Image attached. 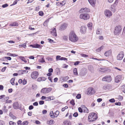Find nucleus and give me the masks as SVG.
Segmentation results:
<instances>
[{
    "instance_id": "nucleus-1",
    "label": "nucleus",
    "mask_w": 125,
    "mask_h": 125,
    "mask_svg": "<svg viewBox=\"0 0 125 125\" xmlns=\"http://www.w3.org/2000/svg\"><path fill=\"white\" fill-rule=\"evenodd\" d=\"M69 39L72 42H76L78 39V37L76 35L75 32L72 31H71L69 35Z\"/></svg>"
},
{
    "instance_id": "nucleus-2",
    "label": "nucleus",
    "mask_w": 125,
    "mask_h": 125,
    "mask_svg": "<svg viewBox=\"0 0 125 125\" xmlns=\"http://www.w3.org/2000/svg\"><path fill=\"white\" fill-rule=\"evenodd\" d=\"M98 118L97 115L93 112L89 114L88 116V120L89 122H93L96 120Z\"/></svg>"
},
{
    "instance_id": "nucleus-3",
    "label": "nucleus",
    "mask_w": 125,
    "mask_h": 125,
    "mask_svg": "<svg viewBox=\"0 0 125 125\" xmlns=\"http://www.w3.org/2000/svg\"><path fill=\"white\" fill-rule=\"evenodd\" d=\"M52 90V88L51 87L49 88H44L41 89V92L42 93L44 94H46L50 92Z\"/></svg>"
},
{
    "instance_id": "nucleus-4",
    "label": "nucleus",
    "mask_w": 125,
    "mask_h": 125,
    "mask_svg": "<svg viewBox=\"0 0 125 125\" xmlns=\"http://www.w3.org/2000/svg\"><path fill=\"white\" fill-rule=\"evenodd\" d=\"M90 17L89 15L87 13L82 14L80 16V19H83L84 20H87Z\"/></svg>"
},
{
    "instance_id": "nucleus-5",
    "label": "nucleus",
    "mask_w": 125,
    "mask_h": 125,
    "mask_svg": "<svg viewBox=\"0 0 125 125\" xmlns=\"http://www.w3.org/2000/svg\"><path fill=\"white\" fill-rule=\"evenodd\" d=\"M122 28L121 26H116L114 32L115 34L117 35L121 31Z\"/></svg>"
},
{
    "instance_id": "nucleus-6",
    "label": "nucleus",
    "mask_w": 125,
    "mask_h": 125,
    "mask_svg": "<svg viewBox=\"0 0 125 125\" xmlns=\"http://www.w3.org/2000/svg\"><path fill=\"white\" fill-rule=\"evenodd\" d=\"M112 78L109 75H107L103 77L102 79L103 81H106L107 82H109L112 80Z\"/></svg>"
},
{
    "instance_id": "nucleus-7",
    "label": "nucleus",
    "mask_w": 125,
    "mask_h": 125,
    "mask_svg": "<svg viewBox=\"0 0 125 125\" xmlns=\"http://www.w3.org/2000/svg\"><path fill=\"white\" fill-rule=\"evenodd\" d=\"M88 95H91L94 94L95 93V90L92 87H90L88 89L87 91Z\"/></svg>"
},
{
    "instance_id": "nucleus-8",
    "label": "nucleus",
    "mask_w": 125,
    "mask_h": 125,
    "mask_svg": "<svg viewBox=\"0 0 125 125\" xmlns=\"http://www.w3.org/2000/svg\"><path fill=\"white\" fill-rule=\"evenodd\" d=\"M124 56V54L123 51L120 52L117 57V60H121L122 59Z\"/></svg>"
},
{
    "instance_id": "nucleus-9",
    "label": "nucleus",
    "mask_w": 125,
    "mask_h": 125,
    "mask_svg": "<svg viewBox=\"0 0 125 125\" xmlns=\"http://www.w3.org/2000/svg\"><path fill=\"white\" fill-rule=\"evenodd\" d=\"M38 75V73L37 72L34 71L31 73V76L32 78L36 79Z\"/></svg>"
},
{
    "instance_id": "nucleus-10",
    "label": "nucleus",
    "mask_w": 125,
    "mask_h": 125,
    "mask_svg": "<svg viewBox=\"0 0 125 125\" xmlns=\"http://www.w3.org/2000/svg\"><path fill=\"white\" fill-rule=\"evenodd\" d=\"M105 15L107 17H110L112 15L111 11L108 10H106L104 11Z\"/></svg>"
},
{
    "instance_id": "nucleus-11",
    "label": "nucleus",
    "mask_w": 125,
    "mask_h": 125,
    "mask_svg": "<svg viewBox=\"0 0 125 125\" xmlns=\"http://www.w3.org/2000/svg\"><path fill=\"white\" fill-rule=\"evenodd\" d=\"M90 10L89 8H82L81 10L79 11L80 13H82L83 12H89Z\"/></svg>"
},
{
    "instance_id": "nucleus-12",
    "label": "nucleus",
    "mask_w": 125,
    "mask_h": 125,
    "mask_svg": "<svg viewBox=\"0 0 125 125\" xmlns=\"http://www.w3.org/2000/svg\"><path fill=\"white\" fill-rule=\"evenodd\" d=\"M86 27L84 26H82L80 29V31L82 33L84 34L86 31Z\"/></svg>"
},
{
    "instance_id": "nucleus-13",
    "label": "nucleus",
    "mask_w": 125,
    "mask_h": 125,
    "mask_svg": "<svg viewBox=\"0 0 125 125\" xmlns=\"http://www.w3.org/2000/svg\"><path fill=\"white\" fill-rule=\"evenodd\" d=\"M52 31H51V34L53 36H56L57 34L56 32V29L55 28L52 29Z\"/></svg>"
},
{
    "instance_id": "nucleus-14",
    "label": "nucleus",
    "mask_w": 125,
    "mask_h": 125,
    "mask_svg": "<svg viewBox=\"0 0 125 125\" xmlns=\"http://www.w3.org/2000/svg\"><path fill=\"white\" fill-rule=\"evenodd\" d=\"M81 107L83 108V112L84 113H88L89 111L87 108L84 105H82L81 106Z\"/></svg>"
},
{
    "instance_id": "nucleus-15",
    "label": "nucleus",
    "mask_w": 125,
    "mask_h": 125,
    "mask_svg": "<svg viewBox=\"0 0 125 125\" xmlns=\"http://www.w3.org/2000/svg\"><path fill=\"white\" fill-rule=\"evenodd\" d=\"M121 76L119 75L117 76L115 78V82L116 83H118L121 80Z\"/></svg>"
},
{
    "instance_id": "nucleus-16",
    "label": "nucleus",
    "mask_w": 125,
    "mask_h": 125,
    "mask_svg": "<svg viewBox=\"0 0 125 125\" xmlns=\"http://www.w3.org/2000/svg\"><path fill=\"white\" fill-rule=\"evenodd\" d=\"M86 70L85 69H82L80 73V74L81 76H83L86 74Z\"/></svg>"
},
{
    "instance_id": "nucleus-17",
    "label": "nucleus",
    "mask_w": 125,
    "mask_h": 125,
    "mask_svg": "<svg viewBox=\"0 0 125 125\" xmlns=\"http://www.w3.org/2000/svg\"><path fill=\"white\" fill-rule=\"evenodd\" d=\"M13 106L14 108L15 109H19V104L17 102H15L13 104Z\"/></svg>"
},
{
    "instance_id": "nucleus-18",
    "label": "nucleus",
    "mask_w": 125,
    "mask_h": 125,
    "mask_svg": "<svg viewBox=\"0 0 125 125\" xmlns=\"http://www.w3.org/2000/svg\"><path fill=\"white\" fill-rule=\"evenodd\" d=\"M67 24L64 23L61 25L60 28V30H62L65 29L67 27Z\"/></svg>"
},
{
    "instance_id": "nucleus-19",
    "label": "nucleus",
    "mask_w": 125,
    "mask_h": 125,
    "mask_svg": "<svg viewBox=\"0 0 125 125\" xmlns=\"http://www.w3.org/2000/svg\"><path fill=\"white\" fill-rule=\"evenodd\" d=\"M90 4L92 6H94L96 0H88Z\"/></svg>"
},
{
    "instance_id": "nucleus-20",
    "label": "nucleus",
    "mask_w": 125,
    "mask_h": 125,
    "mask_svg": "<svg viewBox=\"0 0 125 125\" xmlns=\"http://www.w3.org/2000/svg\"><path fill=\"white\" fill-rule=\"evenodd\" d=\"M46 79V78L44 77H41L38 78L37 79V81L39 82H40L42 81H45Z\"/></svg>"
},
{
    "instance_id": "nucleus-21",
    "label": "nucleus",
    "mask_w": 125,
    "mask_h": 125,
    "mask_svg": "<svg viewBox=\"0 0 125 125\" xmlns=\"http://www.w3.org/2000/svg\"><path fill=\"white\" fill-rule=\"evenodd\" d=\"M30 46L32 47V48H39L41 47L40 45L37 43H36L33 45H30Z\"/></svg>"
},
{
    "instance_id": "nucleus-22",
    "label": "nucleus",
    "mask_w": 125,
    "mask_h": 125,
    "mask_svg": "<svg viewBox=\"0 0 125 125\" xmlns=\"http://www.w3.org/2000/svg\"><path fill=\"white\" fill-rule=\"evenodd\" d=\"M111 52L110 50H109L106 51L104 53V55L106 56H108L111 55Z\"/></svg>"
},
{
    "instance_id": "nucleus-23",
    "label": "nucleus",
    "mask_w": 125,
    "mask_h": 125,
    "mask_svg": "<svg viewBox=\"0 0 125 125\" xmlns=\"http://www.w3.org/2000/svg\"><path fill=\"white\" fill-rule=\"evenodd\" d=\"M63 125H71V124L70 122L68 120L64 121L63 122Z\"/></svg>"
},
{
    "instance_id": "nucleus-24",
    "label": "nucleus",
    "mask_w": 125,
    "mask_h": 125,
    "mask_svg": "<svg viewBox=\"0 0 125 125\" xmlns=\"http://www.w3.org/2000/svg\"><path fill=\"white\" fill-rule=\"evenodd\" d=\"M55 99V97L53 96L48 97H46V101L53 100L54 99Z\"/></svg>"
},
{
    "instance_id": "nucleus-25",
    "label": "nucleus",
    "mask_w": 125,
    "mask_h": 125,
    "mask_svg": "<svg viewBox=\"0 0 125 125\" xmlns=\"http://www.w3.org/2000/svg\"><path fill=\"white\" fill-rule=\"evenodd\" d=\"M19 24L18 22H15L13 23H11L10 25V26H18Z\"/></svg>"
},
{
    "instance_id": "nucleus-26",
    "label": "nucleus",
    "mask_w": 125,
    "mask_h": 125,
    "mask_svg": "<svg viewBox=\"0 0 125 125\" xmlns=\"http://www.w3.org/2000/svg\"><path fill=\"white\" fill-rule=\"evenodd\" d=\"M96 33L97 34H101L102 33L101 29L100 28H98L96 31Z\"/></svg>"
},
{
    "instance_id": "nucleus-27",
    "label": "nucleus",
    "mask_w": 125,
    "mask_h": 125,
    "mask_svg": "<svg viewBox=\"0 0 125 125\" xmlns=\"http://www.w3.org/2000/svg\"><path fill=\"white\" fill-rule=\"evenodd\" d=\"M92 23L91 22H89L87 24V27L89 29H92Z\"/></svg>"
},
{
    "instance_id": "nucleus-28",
    "label": "nucleus",
    "mask_w": 125,
    "mask_h": 125,
    "mask_svg": "<svg viewBox=\"0 0 125 125\" xmlns=\"http://www.w3.org/2000/svg\"><path fill=\"white\" fill-rule=\"evenodd\" d=\"M111 86L109 85H105L103 87V88L104 89H110Z\"/></svg>"
},
{
    "instance_id": "nucleus-29",
    "label": "nucleus",
    "mask_w": 125,
    "mask_h": 125,
    "mask_svg": "<svg viewBox=\"0 0 125 125\" xmlns=\"http://www.w3.org/2000/svg\"><path fill=\"white\" fill-rule=\"evenodd\" d=\"M73 73L74 75H77L78 74L77 69L76 68H74L73 70Z\"/></svg>"
},
{
    "instance_id": "nucleus-30",
    "label": "nucleus",
    "mask_w": 125,
    "mask_h": 125,
    "mask_svg": "<svg viewBox=\"0 0 125 125\" xmlns=\"http://www.w3.org/2000/svg\"><path fill=\"white\" fill-rule=\"evenodd\" d=\"M20 59L22 61H24L26 63L27 61L25 60V59L24 57L22 56H20L19 57Z\"/></svg>"
},
{
    "instance_id": "nucleus-31",
    "label": "nucleus",
    "mask_w": 125,
    "mask_h": 125,
    "mask_svg": "<svg viewBox=\"0 0 125 125\" xmlns=\"http://www.w3.org/2000/svg\"><path fill=\"white\" fill-rule=\"evenodd\" d=\"M104 48V46H102L99 48H98L96 50V51L97 52H99L101 50L103 49Z\"/></svg>"
},
{
    "instance_id": "nucleus-32",
    "label": "nucleus",
    "mask_w": 125,
    "mask_h": 125,
    "mask_svg": "<svg viewBox=\"0 0 125 125\" xmlns=\"http://www.w3.org/2000/svg\"><path fill=\"white\" fill-rule=\"evenodd\" d=\"M59 112L58 111H56L55 113H54V117H57L58 115H59Z\"/></svg>"
},
{
    "instance_id": "nucleus-33",
    "label": "nucleus",
    "mask_w": 125,
    "mask_h": 125,
    "mask_svg": "<svg viewBox=\"0 0 125 125\" xmlns=\"http://www.w3.org/2000/svg\"><path fill=\"white\" fill-rule=\"evenodd\" d=\"M54 122V120H51L50 121H48L47 122V124L49 125H51L52 124H53Z\"/></svg>"
},
{
    "instance_id": "nucleus-34",
    "label": "nucleus",
    "mask_w": 125,
    "mask_h": 125,
    "mask_svg": "<svg viewBox=\"0 0 125 125\" xmlns=\"http://www.w3.org/2000/svg\"><path fill=\"white\" fill-rule=\"evenodd\" d=\"M15 80L14 78H12L10 80V83L13 85H14L15 84L14 82Z\"/></svg>"
},
{
    "instance_id": "nucleus-35",
    "label": "nucleus",
    "mask_w": 125,
    "mask_h": 125,
    "mask_svg": "<svg viewBox=\"0 0 125 125\" xmlns=\"http://www.w3.org/2000/svg\"><path fill=\"white\" fill-rule=\"evenodd\" d=\"M50 116L52 118H53L54 117V113H53V112L51 111L50 113Z\"/></svg>"
},
{
    "instance_id": "nucleus-36",
    "label": "nucleus",
    "mask_w": 125,
    "mask_h": 125,
    "mask_svg": "<svg viewBox=\"0 0 125 125\" xmlns=\"http://www.w3.org/2000/svg\"><path fill=\"white\" fill-rule=\"evenodd\" d=\"M19 47H22L24 48H25L26 47V43H25L21 45H19Z\"/></svg>"
},
{
    "instance_id": "nucleus-37",
    "label": "nucleus",
    "mask_w": 125,
    "mask_h": 125,
    "mask_svg": "<svg viewBox=\"0 0 125 125\" xmlns=\"http://www.w3.org/2000/svg\"><path fill=\"white\" fill-rule=\"evenodd\" d=\"M10 116L11 117L12 119H16V117L14 116L12 114H10Z\"/></svg>"
},
{
    "instance_id": "nucleus-38",
    "label": "nucleus",
    "mask_w": 125,
    "mask_h": 125,
    "mask_svg": "<svg viewBox=\"0 0 125 125\" xmlns=\"http://www.w3.org/2000/svg\"><path fill=\"white\" fill-rule=\"evenodd\" d=\"M49 21L48 20H46L44 22L43 25L44 26H47V23Z\"/></svg>"
},
{
    "instance_id": "nucleus-39",
    "label": "nucleus",
    "mask_w": 125,
    "mask_h": 125,
    "mask_svg": "<svg viewBox=\"0 0 125 125\" xmlns=\"http://www.w3.org/2000/svg\"><path fill=\"white\" fill-rule=\"evenodd\" d=\"M10 125H16V123L12 121H10L9 123Z\"/></svg>"
},
{
    "instance_id": "nucleus-40",
    "label": "nucleus",
    "mask_w": 125,
    "mask_h": 125,
    "mask_svg": "<svg viewBox=\"0 0 125 125\" xmlns=\"http://www.w3.org/2000/svg\"><path fill=\"white\" fill-rule=\"evenodd\" d=\"M80 55L82 57H87L88 56L86 54L82 53L80 54Z\"/></svg>"
},
{
    "instance_id": "nucleus-41",
    "label": "nucleus",
    "mask_w": 125,
    "mask_h": 125,
    "mask_svg": "<svg viewBox=\"0 0 125 125\" xmlns=\"http://www.w3.org/2000/svg\"><path fill=\"white\" fill-rule=\"evenodd\" d=\"M59 3H60V5H65L66 3V1L64 0L61 2H58Z\"/></svg>"
},
{
    "instance_id": "nucleus-42",
    "label": "nucleus",
    "mask_w": 125,
    "mask_h": 125,
    "mask_svg": "<svg viewBox=\"0 0 125 125\" xmlns=\"http://www.w3.org/2000/svg\"><path fill=\"white\" fill-rule=\"evenodd\" d=\"M39 61L41 63L44 62H45L43 58H42L41 59H40Z\"/></svg>"
},
{
    "instance_id": "nucleus-43",
    "label": "nucleus",
    "mask_w": 125,
    "mask_h": 125,
    "mask_svg": "<svg viewBox=\"0 0 125 125\" xmlns=\"http://www.w3.org/2000/svg\"><path fill=\"white\" fill-rule=\"evenodd\" d=\"M114 6L113 5L111 6V10L113 12H114L115 9L114 8Z\"/></svg>"
},
{
    "instance_id": "nucleus-44",
    "label": "nucleus",
    "mask_w": 125,
    "mask_h": 125,
    "mask_svg": "<svg viewBox=\"0 0 125 125\" xmlns=\"http://www.w3.org/2000/svg\"><path fill=\"white\" fill-rule=\"evenodd\" d=\"M39 15L40 16H42L43 15V13L42 11H40L39 12Z\"/></svg>"
},
{
    "instance_id": "nucleus-45",
    "label": "nucleus",
    "mask_w": 125,
    "mask_h": 125,
    "mask_svg": "<svg viewBox=\"0 0 125 125\" xmlns=\"http://www.w3.org/2000/svg\"><path fill=\"white\" fill-rule=\"evenodd\" d=\"M81 95L80 94H78L76 96V98L78 99H79L81 98Z\"/></svg>"
},
{
    "instance_id": "nucleus-46",
    "label": "nucleus",
    "mask_w": 125,
    "mask_h": 125,
    "mask_svg": "<svg viewBox=\"0 0 125 125\" xmlns=\"http://www.w3.org/2000/svg\"><path fill=\"white\" fill-rule=\"evenodd\" d=\"M59 60H67V59L66 58H65L62 57L60 58L59 59Z\"/></svg>"
},
{
    "instance_id": "nucleus-47",
    "label": "nucleus",
    "mask_w": 125,
    "mask_h": 125,
    "mask_svg": "<svg viewBox=\"0 0 125 125\" xmlns=\"http://www.w3.org/2000/svg\"><path fill=\"white\" fill-rule=\"evenodd\" d=\"M71 104L73 105L74 106L75 104V103L74 100H72L70 102Z\"/></svg>"
},
{
    "instance_id": "nucleus-48",
    "label": "nucleus",
    "mask_w": 125,
    "mask_h": 125,
    "mask_svg": "<svg viewBox=\"0 0 125 125\" xmlns=\"http://www.w3.org/2000/svg\"><path fill=\"white\" fill-rule=\"evenodd\" d=\"M8 6V5L6 3L3 5L2 6V7L3 8H5L7 7Z\"/></svg>"
},
{
    "instance_id": "nucleus-49",
    "label": "nucleus",
    "mask_w": 125,
    "mask_h": 125,
    "mask_svg": "<svg viewBox=\"0 0 125 125\" xmlns=\"http://www.w3.org/2000/svg\"><path fill=\"white\" fill-rule=\"evenodd\" d=\"M24 125H27L28 124V122L27 121H25L22 122Z\"/></svg>"
},
{
    "instance_id": "nucleus-50",
    "label": "nucleus",
    "mask_w": 125,
    "mask_h": 125,
    "mask_svg": "<svg viewBox=\"0 0 125 125\" xmlns=\"http://www.w3.org/2000/svg\"><path fill=\"white\" fill-rule=\"evenodd\" d=\"M109 101L111 103H114L115 102V100L114 98H112L109 100Z\"/></svg>"
},
{
    "instance_id": "nucleus-51",
    "label": "nucleus",
    "mask_w": 125,
    "mask_h": 125,
    "mask_svg": "<svg viewBox=\"0 0 125 125\" xmlns=\"http://www.w3.org/2000/svg\"><path fill=\"white\" fill-rule=\"evenodd\" d=\"M78 110L79 112L80 113H82L83 112V110L82 108L80 107H79L78 108Z\"/></svg>"
},
{
    "instance_id": "nucleus-52",
    "label": "nucleus",
    "mask_w": 125,
    "mask_h": 125,
    "mask_svg": "<svg viewBox=\"0 0 125 125\" xmlns=\"http://www.w3.org/2000/svg\"><path fill=\"white\" fill-rule=\"evenodd\" d=\"M8 54H10V55H9V56H13V57H16L18 56L17 55L15 54H11L10 53H9Z\"/></svg>"
},
{
    "instance_id": "nucleus-53",
    "label": "nucleus",
    "mask_w": 125,
    "mask_h": 125,
    "mask_svg": "<svg viewBox=\"0 0 125 125\" xmlns=\"http://www.w3.org/2000/svg\"><path fill=\"white\" fill-rule=\"evenodd\" d=\"M118 0H116L115 3H114L113 4V6H115V5H116L118 3Z\"/></svg>"
},
{
    "instance_id": "nucleus-54",
    "label": "nucleus",
    "mask_w": 125,
    "mask_h": 125,
    "mask_svg": "<svg viewBox=\"0 0 125 125\" xmlns=\"http://www.w3.org/2000/svg\"><path fill=\"white\" fill-rule=\"evenodd\" d=\"M78 115V114L77 112H76L74 113L73 115V116L74 117H77Z\"/></svg>"
},
{
    "instance_id": "nucleus-55",
    "label": "nucleus",
    "mask_w": 125,
    "mask_h": 125,
    "mask_svg": "<svg viewBox=\"0 0 125 125\" xmlns=\"http://www.w3.org/2000/svg\"><path fill=\"white\" fill-rule=\"evenodd\" d=\"M48 40L49 41V42L51 43H53L54 41L52 39H48Z\"/></svg>"
},
{
    "instance_id": "nucleus-56",
    "label": "nucleus",
    "mask_w": 125,
    "mask_h": 125,
    "mask_svg": "<svg viewBox=\"0 0 125 125\" xmlns=\"http://www.w3.org/2000/svg\"><path fill=\"white\" fill-rule=\"evenodd\" d=\"M44 102L43 101H40L39 102V104L40 105H42L44 104Z\"/></svg>"
},
{
    "instance_id": "nucleus-57",
    "label": "nucleus",
    "mask_w": 125,
    "mask_h": 125,
    "mask_svg": "<svg viewBox=\"0 0 125 125\" xmlns=\"http://www.w3.org/2000/svg\"><path fill=\"white\" fill-rule=\"evenodd\" d=\"M98 38L100 40H103L104 39V37L103 36H99Z\"/></svg>"
},
{
    "instance_id": "nucleus-58",
    "label": "nucleus",
    "mask_w": 125,
    "mask_h": 125,
    "mask_svg": "<svg viewBox=\"0 0 125 125\" xmlns=\"http://www.w3.org/2000/svg\"><path fill=\"white\" fill-rule=\"evenodd\" d=\"M63 86L64 88H67L68 87V85L66 83L64 84L63 85Z\"/></svg>"
},
{
    "instance_id": "nucleus-59",
    "label": "nucleus",
    "mask_w": 125,
    "mask_h": 125,
    "mask_svg": "<svg viewBox=\"0 0 125 125\" xmlns=\"http://www.w3.org/2000/svg\"><path fill=\"white\" fill-rule=\"evenodd\" d=\"M100 71L102 72H104L105 71V69L104 68H101L100 69Z\"/></svg>"
},
{
    "instance_id": "nucleus-60",
    "label": "nucleus",
    "mask_w": 125,
    "mask_h": 125,
    "mask_svg": "<svg viewBox=\"0 0 125 125\" xmlns=\"http://www.w3.org/2000/svg\"><path fill=\"white\" fill-rule=\"evenodd\" d=\"M5 58L9 60H10L11 59V58L10 57H5Z\"/></svg>"
},
{
    "instance_id": "nucleus-61",
    "label": "nucleus",
    "mask_w": 125,
    "mask_h": 125,
    "mask_svg": "<svg viewBox=\"0 0 125 125\" xmlns=\"http://www.w3.org/2000/svg\"><path fill=\"white\" fill-rule=\"evenodd\" d=\"M80 62L79 61H76L74 62V65H78V64H79V63H80Z\"/></svg>"
},
{
    "instance_id": "nucleus-62",
    "label": "nucleus",
    "mask_w": 125,
    "mask_h": 125,
    "mask_svg": "<svg viewBox=\"0 0 125 125\" xmlns=\"http://www.w3.org/2000/svg\"><path fill=\"white\" fill-rule=\"evenodd\" d=\"M118 98L119 100H122L123 98V97L121 95H119L118 96Z\"/></svg>"
},
{
    "instance_id": "nucleus-63",
    "label": "nucleus",
    "mask_w": 125,
    "mask_h": 125,
    "mask_svg": "<svg viewBox=\"0 0 125 125\" xmlns=\"http://www.w3.org/2000/svg\"><path fill=\"white\" fill-rule=\"evenodd\" d=\"M63 39L65 40H68V37L66 36H64L63 37Z\"/></svg>"
},
{
    "instance_id": "nucleus-64",
    "label": "nucleus",
    "mask_w": 125,
    "mask_h": 125,
    "mask_svg": "<svg viewBox=\"0 0 125 125\" xmlns=\"http://www.w3.org/2000/svg\"><path fill=\"white\" fill-rule=\"evenodd\" d=\"M33 105L34 106H37L38 105V103L37 102H35L33 103Z\"/></svg>"
}]
</instances>
